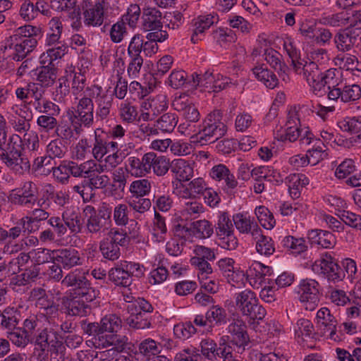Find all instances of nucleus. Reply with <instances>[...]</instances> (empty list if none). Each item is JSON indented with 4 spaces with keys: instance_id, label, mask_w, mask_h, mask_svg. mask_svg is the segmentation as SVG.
I'll return each instance as SVG.
<instances>
[{
    "instance_id": "864d4df0",
    "label": "nucleus",
    "mask_w": 361,
    "mask_h": 361,
    "mask_svg": "<svg viewBox=\"0 0 361 361\" xmlns=\"http://www.w3.org/2000/svg\"><path fill=\"white\" fill-rule=\"evenodd\" d=\"M84 214L87 218V228L90 232H98L102 228L101 219L95 209L91 206L84 209Z\"/></svg>"
},
{
    "instance_id": "09e8293b",
    "label": "nucleus",
    "mask_w": 361,
    "mask_h": 361,
    "mask_svg": "<svg viewBox=\"0 0 361 361\" xmlns=\"http://www.w3.org/2000/svg\"><path fill=\"white\" fill-rule=\"evenodd\" d=\"M293 330L295 336L305 339L313 336L314 326L309 319L301 318L293 326Z\"/></svg>"
},
{
    "instance_id": "f8f14e48",
    "label": "nucleus",
    "mask_w": 361,
    "mask_h": 361,
    "mask_svg": "<svg viewBox=\"0 0 361 361\" xmlns=\"http://www.w3.org/2000/svg\"><path fill=\"white\" fill-rule=\"evenodd\" d=\"M85 330L90 336L93 335L90 339L86 341L88 346L104 348L114 345L118 341L117 335L116 334L102 331V329L99 328L98 323L88 324Z\"/></svg>"
},
{
    "instance_id": "5fc2aeb1",
    "label": "nucleus",
    "mask_w": 361,
    "mask_h": 361,
    "mask_svg": "<svg viewBox=\"0 0 361 361\" xmlns=\"http://www.w3.org/2000/svg\"><path fill=\"white\" fill-rule=\"evenodd\" d=\"M56 250L38 248L29 252L28 257L34 262L41 264L51 261L55 262Z\"/></svg>"
},
{
    "instance_id": "58836bf2",
    "label": "nucleus",
    "mask_w": 361,
    "mask_h": 361,
    "mask_svg": "<svg viewBox=\"0 0 361 361\" xmlns=\"http://www.w3.org/2000/svg\"><path fill=\"white\" fill-rule=\"evenodd\" d=\"M72 175L75 177L89 178L94 172L98 173V164L93 160H87L80 164L71 161Z\"/></svg>"
},
{
    "instance_id": "bf43d9fd",
    "label": "nucleus",
    "mask_w": 361,
    "mask_h": 361,
    "mask_svg": "<svg viewBox=\"0 0 361 361\" xmlns=\"http://www.w3.org/2000/svg\"><path fill=\"white\" fill-rule=\"evenodd\" d=\"M305 155L308 164L314 166L327 157L326 147L324 145L314 146L312 149L307 150Z\"/></svg>"
},
{
    "instance_id": "f03ea898",
    "label": "nucleus",
    "mask_w": 361,
    "mask_h": 361,
    "mask_svg": "<svg viewBox=\"0 0 361 361\" xmlns=\"http://www.w3.org/2000/svg\"><path fill=\"white\" fill-rule=\"evenodd\" d=\"M303 76L311 91L317 96L324 95L327 89L337 87L341 81L340 71L331 68L322 73L314 63L303 66Z\"/></svg>"
},
{
    "instance_id": "c9c22d12",
    "label": "nucleus",
    "mask_w": 361,
    "mask_h": 361,
    "mask_svg": "<svg viewBox=\"0 0 361 361\" xmlns=\"http://www.w3.org/2000/svg\"><path fill=\"white\" fill-rule=\"evenodd\" d=\"M122 262H118L109 272V279L117 286H128L132 283Z\"/></svg>"
},
{
    "instance_id": "79ce46f5",
    "label": "nucleus",
    "mask_w": 361,
    "mask_h": 361,
    "mask_svg": "<svg viewBox=\"0 0 361 361\" xmlns=\"http://www.w3.org/2000/svg\"><path fill=\"white\" fill-rule=\"evenodd\" d=\"M68 51V47L63 44L54 46L49 48L46 52L43 53L40 57V63L43 65H51L55 60L61 59Z\"/></svg>"
},
{
    "instance_id": "72a5a7b5",
    "label": "nucleus",
    "mask_w": 361,
    "mask_h": 361,
    "mask_svg": "<svg viewBox=\"0 0 361 361\" xmlns=\"http://www.w3.org/2000/svg\"><path fill=\"white\" fill-rule=\"evenodd\" d=\"M171 171L180 181L188 180L193 176L192 164L183 159H177L173 161Z\"/></svg>"
},
{
    "instance_id": "4468645a",
    "label": "nucleus",
    "mask_w": 361,
    "mask_h": 361,
    "mask_svg": "<svg viewBox=\"0 0 361 361\" xmlns=\"http://www.w3.org/2000/svg\"><path fill=\"white\" fill-rule=\"evenodd\" d=\"M274 274L271 267L264 265L258 261H252L246 269L248 283L255 289H259L267 283V277Z\"/></svg>"
},
{
    "instance_id": "c03bdc74",
    "label": "nucleus",
    "mask_w": 361,
    "mask_h": 361,
    "mask_svg": "<svg viewBox=\"0 0 361 361\" xmlns=\"http://www.w3.org/2000/svg\"><path fill=\"white\" fill-rule=\"evenodd\" d=\"M255 215L261 226L267 230L272 229L276 224V221L272 213L264 206H259L255 208Z\"/></svg>"
},
{
    "instance_id": "2f4dec72",
    "label": "nucleus",
    "mask_w": 361,
    "mask_h": 361,
    "mask_svg": "<svg viewBox=\"0 0 361 361\" xmlns=\"http://www.w3.org/2000/svg\"><path fill=\"white\" fill-rule=\"evenodd\" d=\"M255 179H262L275 184L283 182V178L279 171L269 166H262L253 169Z\"/></svg>"
},
{
    "instance_id": "412c9836",
    "label": "nucleus",
    "mask_w": 361,
    "mask_h": 361,
    "mask_svg": "<svg viewBox=\"0 0 361 361\" xmlns=\"http://www.w3.org/2000/svg\"><path fill=\"white\" fill-rule=\"evenodd\" d=\"M94 106L92 100L86 97L82 98L77 106L72 123L80 122V125L90 126L93 121Z\"/></svg>"
},
{
    "instance_id": "dca6fc26",
    "label": "nucleus",
    "mask_w": 361,
    "mask_h": 361,
    "mask_svg": "<svg viewBox=\"0 0 361 361\" xmlns=\"http://www.w3.org/2000/svg\"><path fill=\"white\" fill-rule=\"evenodd\" d=\"M337 125L342 131L356 135L346 141L348 147L361 146V117H345L338 121Z\"/></svg>"
},
{
    "instance_id": "39448f33",
    "label": "nucleus",
    "mask_w": 361,
    "mask_h": 361,
    "mask_svg": "<svg viewBox=\"0 0 361 361\" xmlns=\"http://www.w3.org/2000/svg\"><path fill=\"white\" fill-rule=\"evenodd\" d=\"M235 302L241 313L252 319H262L266 314L264 308L259 304L256 294L245 289L235 294Z\"/></svg>"
},
{
    "instance_id": "a19ab883",
    "label": "nucleus",
    "mask_w": 361,
    "mask_h": 361,
    "mask_svg": "<svg viewBox=\"0 0 361 361\" xmlns=\"http://www.w3.org/2000/svg\"><path fill=\"white\" fill-rule=\"evenodd\" d=\"M166 233L167 228L165 219L155 212L152 228L153 240L157 243L164 242L166 239Z\"/></svg>"
},
{
    "instance_id": "e2e57ef3",
    "label": "nucleus",
    "mask_w": 361,
    "mask_h": 361,
    "mask_svg": "<svg viewBox=\"0 0 361 361\" xmlns=\"http://www.w3.org/2000/svg\"><path fill=\"white\" fill-rule=\"evenodd\" d=\"M226 279L232 286L238 288L244 287L247 282L246 271H244L240 267H236Z\"/></svg>"
},
{
    "instance_id": "8fccbe9b",
    "label": "nucleus",
    "mask_w": 361,
    "mask_h": 361,
    "mask_svg": "<svg viewBox=\"0 0 361 361\" xmlns=\"http://www.w3.org/2000/svg\"><path fill=\"white\" fill-rule=\"evenodd\" d=\"M69 82L71 83V88L74 94L82 91L85 87V78L80 72H76L75 68L68 66L66 68Z\"/></svg>"
},
{
    "instance_id": "6e6d98bb",
    "label": "nucleus",
    "mask_w": 361,
    "mask_h": 361,
    "mask_svg": "<svg viewBox=\"0 0 361 361\" xmlns=\"http://www.w3.org/2000/svg\"><path fill=\"white\" fill-rule=\"evenodd\" d=\"M316 219L322 226H326L335 232H341L343 230V226L341 221L324 212H319L316 214Z\"/></svg>"
},
{
    "instance_id": "2eb2a0df",
    "label": "nucleus",
    "mask_w": 361,
    "mask_h": 361,
    "mask_svg": "<svg viewBox=\"0 0 361 361\" xmlns=\"http://www.w3.org/2000/svg\"><path fill=\"white\" fill-rule=\"evenodd\" d=\"M176 231L181 238H186L191 233L197 238L207 239L214 233V226L211 221L207 219H200L192 222L190 228L178 225Z\"/></svg>"
},
{
    "instance_id": "1a4fd4ad",
    "label": "nucleus",
    "mask_w": 361,
    "mask_h": 361,
    "mask_svg": "<svg viewBox=\"0 0 361 361\" xmlns=\"http://www.w3.org/2000/svg\"><path fill=\"white\" fill-rule=\"evenodd\" d=\"M319 283L311 279L302 280L298 285V298L304 308L312 311L319 302Z\"/></svg>"
},
{
    "instance_id": "e433bc0d",
    "label": "nucleus",
    "mask_w": 361,
    "mask_h": 361,
    "mask_svg": "<svg viewBox=\"0 0 361 361\" xmlns=\"http://www.w3.org/2000/svg\"><path fill=\"white\" fill-rule=\"evenodd\" d=\"M16 97L21 101H26L32 97L35 99L43 95V90L39 84L30 82L25 87H19L15 92Z\"/></svg>"
},
{
    "instance_id": "4d7b16f0",
    "label": "nucleus",
    "mask_w": 361,
    "mask_h": 361,
    "mask_svg": "<svg viewBox=\"0 0 361 361\" xmlns=\"http://www.w3.org/2000/svg\"><path fill=\"white\" fill-rule=\"evenodd\" d=\"M356 170L355 162L351 159H345L335 169L334 176L337 179L347 178Z\"/></svg>"
},
{
    "instance_id": "6ab92c4d",
    "label": "nucleus",
    "mask_w": 361,
    "mask_h": 361,
    "mask_svg": "<svg viewBox=\"0 0 361 361\" xmlns=\"http://www.w3.org/2000/svg\"><path fill=\"white\" fill-rule=\"evenodd\" d=\"M19 140L18 135H13L10 138V142L8 147L4 148L3 145L0 146V159L6 166L11 169L18 171L19 164L22 162L20 152L14 146L11 147V143H16Z\"/></svg>"
},
{
    "instance_id": "393cba45",
    "label": "nucleus",
    "mask_w": 361,
    "mask_h": 361,
    "mask_svg": "<svg viewBox=\"0 0 361 361\" xmlns=\"http://www.w3.org/2000/svg\"><path fill=\"white\" fill-rule=\"evenodd\" d=\"M210 176L218 181L224 180L227 190H232L237 187L238 182L229 169L224 164H218L212 167Z\"/></svg>"
},
{
    "instance_id": "5701e85b",
    "label": "nucleus",
    "mask_w": 361,
    "mask_h": 361,
    "mask_svg": "<svg viewBox=\"0 0 361 361\" xmlns=\"http://www.w3.org/2000/svg\"><path fill=\"white\" fill-rule=\"evenodd\" d=\"M228 331L233 344L243 350L250 341L244 322L240 320L234 321L228 326Z\"/></svg>"
},
{
    "instance_id": "37998d69",
    "label": "nucleus",
    "mask_w": 361,
    "mask_h": 361,
    "mask_svg": "<svg viewBox=\"0 0 361 361\" xmlns=\"http://www.w3.org/2000/svg\"><path fill=\"white\" fill-rule=\"evenodd\" d=\"M151 182L147 179L133 180L129 186V192L133 197H142L147 195L151 190Z\"/></svg>"
},
{
    "instance_id": "7c9ffc66",
    "label": "nucleus",
    "mask_w": 361,
    "mask_h": 361,
    "mask_svg": "<svg viewBox=\"0 0 361 361\" xmlns=\"http://www.w3.org/2000/svg\"><path fill=\"white\" fill-rule=\"evenodd\" d=\"M161 13L155 8H147L143 11V27L147 31L162 27Z\"/></svg>"
},
{
    "instance_id": "7ed1b4c3",
    "label": "nucleus",
    "mask_w": 361,
    "mask_h": 361,
    "mask_svg": "<svg viewBox=\"0 0 361 361\" xmlns=\"http://www.w3.org/2000/svg\"><path fill=\"white\" fill-rule=\"evenodd\" d=\"M226 131L227 128L222 121L221 114L218 111L213 112L204 121L202 130L197 134L191 135L192 142L204 145L222 137Z\"/></svg>"
},
{
    "instance_id": "a878e982",
    "label": "nucleus",
    "mask_w": 361,
    "mask_h": 361,
    "mask_svg": "<svg viewBox=\"0 0 361 361\" xmlns=\"http://www.w3.org/2000/svg\"><path fill=\"white\" fill-rule=\"evenodd\" d=\"M80 257L74 249L56 250L55 262L61 264L63 268L70 269L80 263Z\"/></svg>"
},
{
    "instance_id": "680f3d73",
    "label": "nucleus",
    "mask_w": 361,
    "mask_h": 361,
    "mask_svg": "<svg viewBox=\"0 0 361 361\" xmlns=\"http://www.w3.org/2000/svg\"><path fill=\"white\" fill-rule=\"evenodd\" d=\"M112 153L105 157L98 164V173L108 171L118 166L121 161V157L118 154L117 149L111 151Z\"/></svg>"
},
{
    "instance_id": "9d476101",
    "label": "nucleus",
    "mask_w": 361,
    "mask_h": 361,
    "mask_svg": "<svg viewBox=\"0 0 361 361\" xmlns=\"http://www.w3.org/2000/svg\"><path fill=\"white\" fill-rule=\"evenodd\" d=\"M167 108L168 100L165 94L147 98L140 104L139 121H152Z\"/></svg>"
},
{
    "instance_id": "0e129e2a",
    "label": "nucleus",
    "mask_w": 361,
    "mask_h": 361,
    "mask_svg": "<svg viewBox=\"0 0 361 361\" xmlns=\"http://www.w3.org/2000/svg\"><path fill=\"white\" fill-rule=\"evenodd\" d=\"M200 348L202 355L210 360H214L219 356L216 344L211 338L203 339L200 342Z\"/></svg>"
},
{
    "instance_id": "20e7f679",
    "label": "nucleus",
    "mask_w": 361,
    "mask_h": 361,
    "mask_svg": "<svg viewBox=\"0 0 361 361\" xmlns=\"http://www.w3.org/2000/svg\"><path fill=\"white\" fill-rule=\"evenodd\" d=\"M216 236L218 245L224 249L235 250L238 244L235 235L233 220L226 211H219L216 216Z\"/></svg>"
},
{
    "instance_id": "ddd939ff",
    "label": "nucleus",
    "mask_w": 361,
    "mask_h": 361,
    "mask_svg": "<svg viewBox=\"0 0 361 361\" xmlns=\"http://www.w3.org/2000/svg\"><path fill=\"white\" fill-rule=\"evenodd\" d=\"M110 6L108 0H94V4L85 1L83 18L86 25L90 26H100L104 21V13Z\"/></svg>"
},
{
    "instance_id": "13d9d810",
    "label": "nucleus",
    "mask_w": 361,
    "mask_h": 361,
    "mask_svg": "<svg viewBox=\"0 0 361 361\" xmlns=\"http://www.w3.org/2000/svg\"><path fill=\"white\" fill-rule=\"evenodd\" d=\"M121 327V319L114 314H109L103 317L99 324V328L102 331L108 333L116 334Z\"/></svg>"
},
{
    "instance_id": "338daca9",
    "label": "nucleus",
    "mask_w": 361,
    "mask_h": 361,
    "mask_svg": "<svg viewBox=\"0 0 361 361\" xmlns=\"http://www.w3.org/2000/svg\"><path fill=\"white\" fill-rule=\"evenodd\" d=\"M318 29L315 20L305 19L300 23L299 32L305 39L313 41Z\"/></svg>"
},
{
    "instance_id": "c756f323",
    "label": "nucleus",
    "mask_w": 361,
    "mask_h": 361,
    "mask_svg": "<svg viewBox=\"0 0 361 361\" xmlns=\"http://www.w3.org/2000/svg\"><path fill=\"white\" fill-rule=\"evenodd\" d=\"M283 247L291 255H298L307 250L308 245L303 238L288 235L281 241Z\"/></svg>"
},
{
    "instance_id": "6e6552de",
    "label": "nucleus",
    "mask_w": 361,
    "mask_h": 361,
    "mask_svg": "<svg viewBox=\"0 0 361 361\" xmlns=\"http://www.w3.org/2000/svg\"><path fill=\"white\" fill-rule=\"evenodd\" d=\"M127 243L128 238L124 233L116 228H112L101 242L100 250L106 259L115 260L120 257L119 246H123Z\"/></svg>"
},
{
    "instance_id": "cd10ccee",
    "label": "nucleus",
    "mask_w": 361,
    "mask_h": 361,
    "mask_svg": "<svg viewBox=\"0 0 361 361\" xmlns=\"http://www.w3.org/2000/svg\"><path fill=\"white\" fill-rule=\"evenodd\" d=\"M286 183L290 196L296 199L300 195L301 190L309 185L310 180L305 174L293 173L286 178Z\"/></svg>"
},
{
    "instance_id": "f704fd0d",
    "label": "nucleus",
    "mask_w": 361,
    "mask_h": 361,
    "mask_svg": "<svg viewBox=\"0 0 361 361\" xmlns=\"http://www.w3.org/2000/svg\"><path fill=\"white\" fill-rule=\"evenodd\" d=\"M218 17L214 15H205L199 16L195 23V30L191 37L193 43H196L200 37L199 35H202L206 30L209 29L214 23H217Z\"/></svg>"
},
{
    "instance_id": "a18cd8bd",
    "label": "nucleus",
    "mask_w": 361,
    "mask_h": 361,
    "mask_svg": "<svg viewBox=\"0 0 361 361\" xmlns=\"http://www.w3.org/2000/svg\"><path fill=\"white\" fill-rule=\"evenodd\" d=\"M333 261L334 259L331 255H323L314 262L307 264V267L314 274L324 276Z\"/></svg>"
},
{
    "instance_id": "49530a36",
    "label": "nucleus",
    "mask_w": 361,
    "mask_h": 361,
    "mask_svg": "<svg viewBox=\"0 0 361 361\" xmlns=\"http://www.w3.org/2000/svg\"><path fill=\"white\" fill-rule=\"evenodd\" d=\"M126 310L128 314H140L151 312L153 308L147 300L143 298H137L134 300H128Z\"/></svg>"
},
{
    "instance_id": "ea45409f",
    "label": "nucleus",
    "mask_w": 361,
    "mask_h": 361,
    "mask_svg": "<svg viewBox=\"0 0 361 361\" xmlns=\"http://www.w3.org/2000/svg\"><path fill=\"white\" fill-rule=\"evenodd\" d=\"M118 142L111 141L106 142L96 137L92 153L95 159L100 161L108 152L118 149Z\"/></svg>"
},
{
    "instance_id": "bb28decb",
    "label": "nucleus",
    "mask_w": 361,
    "mask_h": 361,
    "mask_svg": "<svg viewBox=\"0 0 361 361\" xmlns=\"http://www.w3.org/2000/svg\"><path fill=\"white\" fill-rule=\"evenodd\" d=\"M308 237L312 243L326 249L334 247L336 243L334 235L326 231L312 230L309 232Z\"/></svg>"
},
{
    "instance_id": "9b49d317",
    "label": "nucleus",
    "mask_w": 361,
    "mask_h": 361,
    "mask_svg": "<svg viewBox=\"0 0 361 361\" xmlns=\"http://www.w3.org/2000/svg\"><path fill=\"white\" fill-rule=\"evenodd\" d=\"M192 85L193 86H201L207 90L208 92H218L225 89L231 80L228 78L224 77L220 73L213 74L206 72L200 76L197 74L192 75Z\"/></svg>"
},
{
    "instance_id": "423d86ee",
    "label": "nucleus",
    "mask_w": 361,
    "mask_h": 361,
    "mask_svg": "<svg viewBox=\"0 0 361 361\" xmlns=\"http://www.w3.org/2000/svg\"><path fill=\"white\" fill-rule=\"evenodd\" d=\"M12 43L6 42L4 46L0 47V59H7L8 58L14 61L23 60L30 53L37 45L36 38H20L13 39Z\"/></svg>"
},
{
    "instance_id": "473e14b6",
    "label": "nucleus",
    "mask_w": 361,
    "mask_h": 361,
    "mask_svg": "<svg viewBox=\"0 0 361 361\" xmlns=\"http://www.w3.org/2000/svg\"><path fill=\"white\" fill-rule=\"evenodd\" d=\"M114 72H116V85L115 87V94L118 99H123L127 92V82L122 78L121 75L124 72L125 62L116 54V59L114 62Z\"/></svg>"
},
{
    "instance_id": "a211bd4d",
    "label": "nucleus",
    "mask_w": 361,
    "mask_h": 361,
    "mask_svg": "<svg viewBox=\"0 0 361 361\" xmlns=\"http://www.w3.org/2000/svg\"><path fill=\"white\" fill-rule=\"evenodd\" d=\"M232 220L237 231L242 234H250L257 238L261 232L257 222L248 213L239 212L233 216Z\"/></svg>"
},
{
    "instance_id": "f3484780",
    "label": "nucleus",
    "mask_w": 361,
    "mask_h": 361,
    "mask_svg": "<svg viewBox=\"0 0 361 361\" xmlns=\"http://www.w3.org/2000/svg\"><path fill=\"white\" fill-rule=\"evenodd\" d=\"M37 193L36 185L32 182H26L21 188L12 190L9 198L14 204L29 205L36 202Z\"/></svg>"
},
{
    "instance_id": "3c124183",
    "label": "nucleus",
    "mask_w": 361,
    "mask_h": 361,
    "mask_svg": "<svg viewBox=\"0 0 361 361\" xmlns=\"http://www.w3.org/2000/svg\"><path fill=\"white\" fill-rule=\"evenodd\" d=\"M49 66L48 64L43 65L37 70V80L42 86L49 87L53 85L56 78L55 71Z\"/></svg>"
},
{
    "instance_id": "0eeeda50",
    "label": "nucleus",
    "mask_w": 361,
    "mask_h": 361,
    "mask_svg": "<svg viewBox=\"0 0 361 361\" xmlns=\"http://www.w3.org/2000/svg\"><path fill=\"white\" fill-rule=\"evenodd\" d=\"M315 321L318 333L322 336L335 342L341 340L337 332V320L327 307H322L317 311Z\"/></svg>"
},
{
    "instance_id": "aec40b11",
    "label": "nucleus",
    "mask_w": 361,
    "mask_h": 361,
    "mask_svg": "<svg viewBox=\"0 0 361 361\" xmlns=\"http://www.w3.org/2000/svg\"><path fill=\"white\" fill-rule=\"evenodd\" d=\"M63 343V338L54 331L42 330L36 339V350L39 348L45 353L49 350L58 351Z\"/></svg>"
},
{
    "instance_id": "774afa93",
    "label": "nucleus",
    "mask_w": 361,
    "mask_h": 361,
    "mask_svg": "<svg viewBox=\"0 0 361 361\" xmlns=\"http://www.w3.org/2000/svg\"><path fill=\"white\" fill-rule=\"evenodd\" d=\"M361 97V87L357 85H345L342 89L341 102L347 103L359 99Z\"/></svg>"
},
{
    "instance_id": "603ef678",
    "label": "nucleus",
    "mask_w": 361,
    "mask_h": 361,
    "mask_svg": "<svg viewBox=\"0 0 361 361\" xmlns=\"http://www.w3.org/2000/svg\"><path fill=\"white\" fill-rule=\"evenodd\" d=\"M138 350L140 354L150 359L161 353V345L152 338H147L139 344Z\"/></svg>"
},
{
    "instance_id": "f257e3e1",
    "label": "nucleus",
    "mask_w": 361,
    "mask_h": 361,
    "mask_svg": "<svg viewBox=\"0 0 361 361\" xmlns=\"http://www.w3.org/2000/svg\"><path fill=\"white\" fill-rule=\"evenodd\" d=\"M68 286H75V296L63 299L61 311L72 316H85L90 309L86 304L92 301L97 295V291L90 286L88 280L78 269L68 274L63 280Z\"/></svg>"
},
{
    "instance_id": "052dcab7",
    "label": "nucleus",
    "mask_w": 361,
    "mask_h": 361,
    "mask_svg": "<svg viewBox=\"0 0 361 361\" xmlns=\"http://www.w3.org/2000/svg\"><path fill=\"white\" fill-rule=\"evenodd\" d=\"M348 13L341 12L336 14L324 16L319 20V23L333 27L346 26L348 23Z\"/></svg>"
},
{
    "instance_id": "4c0bfd02",
    "label": "nucleus",
    "mask_w": 361,
    "mask_h": 361,
    "mask_svg": "<svg viewBox=\"0 0 361 361\" xmlns=\"http://www.w3.org/2000/svg\"><path fill=\"white\" fill-rule=\"evenodd\" d=\"M255 78L262 82L267 87L273 89L278 82V79L274 73L268 70L264 66H258L252 69Z\"/></svg>"
},
{
    "instance_id": "b1692460",
    "label": "nucleus",
    "mask_w": 361,
    "mask_h": 361,
    "mask_svg": "<svg viewBox=\"0 0 361 361\" xmlns=\"http://www.w3.org/2000/svg\"><path fill=\"white\" fill-rule=\"evenodd\" d=\"M357 29H346L335 35L334 43L339 51H346L351 49L357 37L361 35V32H357Z\"/></svg>"
},
{
    "instance_id": "69168bd1",
    "label": "nucleus",
    "mask_w": 361,
    "mask_h": 361,
    "mask_svg": "<svg viewBox=\"0 0 361 361\" xmlns=\"http://www.w3.org/2000/svg\"><path fill=\"white\" fill-rule=\"evenodd\" d=\"M204 212L202 204L197 201H188L185 203L181 215L185 219L195 218Z\"/></svg>"
},
{
    "instance_id": "de8ad7c7",
    "label": "nucleus",
    "mask_w": 361,
    "mask_h": 361,
    "mask_svg": "<svg viewBox=\"0 0 361 361\" xmlns=\"http://www.w3.org/2000/svg\"><path fill=\"white\" fill-rule=\"evenodd\" d=\"M256 240V250L264 256H270L275 252V246L272 239L270 237L263 235L259 232V235Z\"/></svg>"
},
{
    "instance_id": "4be33fe9",
    "label": "nucleus",
    "mask_w": 361,
    "mask_h": 361,
    "mask_svg": "<svg viewBox=\"0 0 361 361\" xmlns=\"http://www.w3.org/2000/svg\"><path fill=\"white\" fill-rule=\"evenodd\" d=\"M173 106L176 111H181L188 121L197 122L199 120L200 113L187 96L183 95L175 98Z\"/></svg>"
},
{
    "instance_id": "c85d7f7f",
    "label": "nucleus",
    "mask_w": 361,
    "mask_h": 361,
    "mask_svg": "<svg viewBox=\"0 0 361 361\" xmlns=\"http://www.w3.org/2000/svg\"><path fill=\"white\" fill-rule=\"evenodd\" d=\"M283 47L287 54L291 59L292 66L295 72L299 73L300 70L303 71V61L300 59V51L295 44L294 39L288 35L283 38Z\"/></svg>"
}]
</instances>
